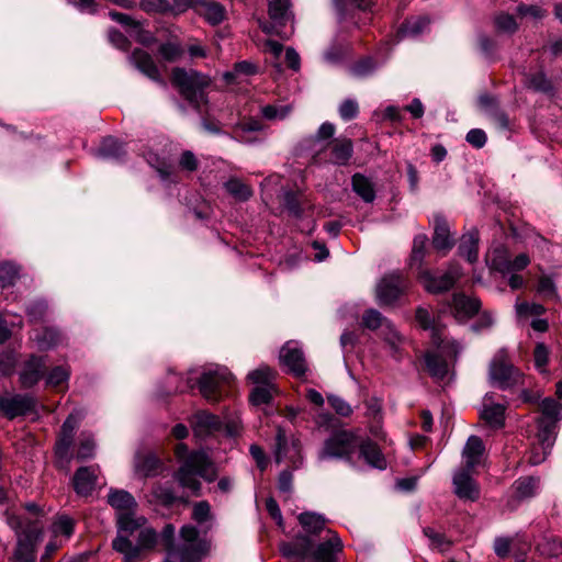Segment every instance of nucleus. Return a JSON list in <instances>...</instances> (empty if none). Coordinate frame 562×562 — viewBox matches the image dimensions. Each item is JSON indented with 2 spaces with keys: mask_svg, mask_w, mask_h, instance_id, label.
I'll return each instance as SVG.
<instances>
[{
  "mask_svg": "<svg viewBox=\"0 0 562 562\" xmlns=\"http://www.w3.org/2000/svg\"><path fill=\"white\" fill-rule=\"evenodd\" d=\"M146 518L131 513H121L117 517V536L112 542L115 551L122 554L124 562H139L146 552L157 542V533L145 527Z\"/></svg>",
  "mask_w": 562,
  "mask_h": 562,
  "instance_id": "nucleus-1",
  "label": "nucleus"
},
{
  "mask_svg": "<svg viewBox=\"0 0 562 562\" xmlns=\"http://www.w3.org/2000/svg\"><path fill=\"white\" fill-rule=\"evenodd\" d=\"M175 456L180 462V467L175 473L176 481L181 487L191 491L194 496H200L202 485L199 477L207 482H213L216 479L213 462L203 450L189 452L184 443L176 446Z\"/></svg>",
  "mask_w": 562,
  "mask_h": 562,
  "instance_id": "nucleus-2",
  "label": "nucleus"
},
{
  "mask_svg": "<svg viewBox=\"0 0 562 562\" xmlns=\"http://www.w3.org/2000/svg\"><path fill=\"white\" fill-rule=\"evenodd\" d=\"M9 526L16 531L18 544L15 559L18 562H34L35 547L42 539L43 528L37 521H26L18 516L8 517Z\"/></svg>",
  "mask_w": 562,
  "mask_h": 562,
  "instance_id": "nucleus-3",
  "label": "nucleus"
},
{
  "mask_svg": "<svg viewBox=\"0 0 562 562\" xmlns=\"http://www.w3.org/2000/svg\"><path fill=\"white\" fill-rule=\"evenodd\" d=\"M171 82L194 108L200 109L206 102L204 89L211 82L207 76L195 70L176 67L171 72Z\"/></svg>",
  "mask_w": 562,
  "mask_h": 562,
  "instance_id": "nucleus-4",
  "label": "nucleus"
},
{
  "mask_svg": "<svg viewBox=\"0 0 562 562\" xmlns=\"http://www.w3.org/2000/svg\"><path fill=\"white\" fill-rule=\"evenodd\" d=\"M490 382L501 390L524 384V374L510 361L506 350H498L488 366Z\"/></svg>",
  "mask_w": 562,
  "mask_h": 562,
  "instance_id": "nucleus-5",
  "label": "nucleus"
},
{
  "mask_svg": "<svg viewBox=\"0 0 562 562\" xmlns=\"http://www.w3.org/2000/svg\"><path fill=\"white\" fill-rule=\"evenodd\" d=\"M463 277V269L456 261L449 262L447 269L436 276L428 269H420L418 280L424 289L431 294H439L451 290Z\"/></svg>",
  "mask_w": 562,
  "mask_h": 562,
  "instance_id": "nucleus-6",
  "label": "nucleus"
},
{
  "mask_svg": "<svg viewBox=\"0 0 562 562\" xmlns=\"http://www.w3.org/2000/svg\"><path fill=\"white\" fill-rule=\"evenodd\" d=\"M357 448L356 436L351 431L340 430L325 440L319 452V459H344L352 462V454Z\"/></svg>",
  "mask_w": 562,
  "mask_h": 562,
  "instance_id": "nucleus-7",
  "label": "nucleus"
},
{
  "mask_svg": "<svg viewBox=\"0 0 562 562\" xmlns=\"http://www.w3.org/2000/svg\"><path fill=\"white\" fill-rule=\"evenodd\" d=\"M269 14L273 23H262L261 30L266 37L258 38V46L265 54L278 59L281 54V45L278 41L271 38L273 34H279L277 24L281 19V0H273L269 5Z\"/></svg>",
  "mask_w": 562,
  "mask_h": 562,
  "instance_id": "nucleus-8",
  "label": "nucleus"
},
{
  "mask_svg": "<svg viewBox=\"0 0 562 562\" xmlns=\"http://www.w3.org/2000/svg\"><path fill=\"white\" fill-rule=\"evenodd\" d=\"M36 398L29 394L1 395L0 411L9 419L26 415L35 411Z\"/></svg>",
  "mask_w": 562,
  "mask_h": 562,
  "instance_id": "nucleus-9",
  "label": "nucleus"
},
{
  "mask_svg": "<svg viewBox=\"0 0 562 562\" xmlns=\"http://www.w3.org/2000/svg\"><path fill=\"white\" fill-rule=\"evenodd\" d=\"M407 282L401 273L384 276L376 286V299L380 305L393 304L404 292Z\"/></svg>",
  "mask_w": 562,
  "mask_h": 562,
  "instance_id": "nucleus-10",
  "label": "nucleus"
},
{
  "mask_svg": "<svg viewBox=\"0 0 562 562\" xmlns=\"http://www.w3.org/2000/svg\"><path fill=\"white\" fill-rule=\"evenodd\" d=\"M231 373L226 370L204 372L199 380V389L204 398L217 402L222 395V387L229 382Z\"/></svg>",
  "mask_w": 562,
  "mask_h": 562,
  "instance_id": "nucleus-11",
  "label": "nucleus"
},
{
  "mask_svg": "<svg viewBox=\"0 0 562 562\" xmlns=\"http://www.w3.org/2000/svg\"><path fill=\"white\" fill-rule=\"evenodd\" d=\"M45 369V358L32 355L22 363L19 370V382L21 387L30 389L34 386L43 378Z\"/></svg>",
  "mask_w": 562,
  "mask_h": 562,
  "instance_id": "nucleus-12",
  "label": "nucleus"
},
{
  "mask_svg": "<svg viewBox=\"0 0 562 562\" xmlns=\"http://www.w3.org/2000/svg\"><path fill=\"white\" fill-rule=\"evenodd\" d=\"M342 551V542L338 533L327 530V536L319 542L311 555L313 562H337L336 554Z\"/></svg>",
  "mask_w": 562,
  "mask_h": 562,
  "instance_id": "nucleus-13",
  "label": "nucleus"
},
{
  "mask_svg": "<svg viewBox=\"0 0 562 562\" xmlns=\"http://www.w3.org/2000/svg\"><path fill=\"white\" fill-rule=\"evenodd\" d=\"M471 470L461 469L453 475V492L454 494L465 501L475 502L480 498V486L470 474Z\"/></svg>",
  "mask_w": 562,
  "mask_h": 562,
  "instance_id": "nucleus-14",
  "label": "nucleus"
},
{
  "mask_svg": "<svg viewBox=\"0 0 562 562\" xmlns=\"http://www.w3.org/2000/svg\"><path fill=\"white\" fill-rule=\"evenodd\" d=\"M165 470V463L154 452H137L134 458V471L139 477H155Z\"/></svg>",
  "mask_w": 562,
  "mask_h": 562,
  "instance_id": "nucleus-15",
  "label": "nucleus"
},
{
  "mask_svg": "<svg viewBox=\"0 0 562 562\" xmlns=\"http://www.w3.org/2000/svg\"><path fill=\"white\" fill-rule=\"evenodd\" d=\"M431 243L434 248L438 251H442L443 255L454 247L456 241L451 234L449 223L441 214H437L434 217V234Z\"/></svg>",
  "mask_w": 562,
  "mask_h": 562,
  "instance_id": "nucleus-16",
  "label": "nucleus"
},
{
  "mask_svg": "<svg viewBox=\"0 0 562 562\" xmlns=\"http://www.w3.org/2000/svg\"><path fill=\"white\" fill-rule=\"evenodd\" d=\"M130 60L140 72H143L149 79L166 86V82L162 79L160 71L150 54L144 49L136 48L130 55Z\"/></svg>",
  "mask_w": 562,
  "mask_h": 562,
  "instance_id": "nucleus-17",
  "label": "nucleus"
},
{
  "mask_svg": "<svg viewBox=\"0 0 562 562\" xmlns=\"http://www.w3.org/2000/svg\"><path fill=\"white\" fill-rule=\"evenodd\" d=\"M454 317L464 321L473 317L481 307V302L476 297L467 296L463 293H454L450 303Z\"/></svg>",
  "mask_w": 562,
  "mask_h": 562,
  "instance_id": "nucleus-18",
  "label": "nucleus"
},
{
  "mask_svg": "<svg viewBox=\"0 0 562 562\" xmlns=\"http://www.w3.org/2000/svg\"><path fill=\"white\" fill-rule=\"evenodd\" d=\"M330 150L329 161L334 165L346 166L353 154V143L350 138L338 137L327 144Z\"/></svg>",
  "mask_w": 562,
  "mask_h": 562,
  "instance_id": "nucleus-19",
  "label": "nucleus"
},
{
  "mask_svg": "<svg viewBox=\"0 0 562 562\" xmlns=\"http://www.w3.org/2000/svg\"><path fill=\"white\" fill-rule=\"evenodd\" d=\"M95 483L97 468L94 467H81L72 477L74 490L80 496H89L94 490Z\"/></svg>",
  "mask_w": 562,
  "mask_h": 562,
  "instance_id": "nucleus-20",
  "label": "nucleus"
},
{
  "mask_svg": "<svg viewBox=\"0 0 562 562\" xmlns=\"http://www.w3.org/2000/svg\"><path fill=\"white\" fill-rule=\"evenodd\" d=\"M357 447L360 457L364 459L367 464L379 470L386 469V459L378 443L371 439H364Z\"/></svg>",
  "mask_w": 562,
  "mask_h": 562,
  "instance_id": "nucleus-21",
  "label": "nucleus"
},
{
  "mask_svg": "<svg viewBox=\"0 0 562 562\" xmlns=\"http://www.w3.org/2000/svg\"><path fill=\"white\" fill-rule=\"evenodd\" d=\"M299 524L306 536H319L322 532L327 533L326 518L314 512H304L297 516Z\"/></svg>",
  "mask_w": 562,
  "mask_h": 562,
  "instance_id": "nucleus-22",
  "label": "nucleus"
},
{
  "mask_svg": "<svg viewBox=\"0 0 562 562\" xmlns=\"http://www.w3.org/2000/svg\"><path fill=\"white\" fill-rule=\"evenodd\" d=\"M480 235L476 228H472L461 236L458 252L464 257L470 263H474L479 258Z\"/></svg>",
  "mask_w": 562,
  "mask_h": 562,
  "instance_id": "nucleus-23",
  "label": "nucleus"
},
{
  "mask_svg": "<svg viewBox=\"0 0 562 562\" xmlns=\"http://www.w3.org/2000/svg\"><path fill=\"white\" fill-rule=\"evenodd\" d=\"M313 542L306 535L296 536L293 541L283 544V557L305 559L311 555Z\"/></svg>",
  "mask_w": 562,
  "mask_h": 562,
  "instance_id": "nucleus-24",
  "label": "nucleus"
},
{
  "mask_svg": "<svg viewBox=\"0 0 562 562\" xmlns=\"http://www.w3.org/2000/svg\"><path fill=\"white\" fill-rule=\"evenodd\" d=\"M284 349H286V352L283 356V363L294 376H304L307 371V363L303 351L299 348L289 347V344H286V347L283 346Z\"/></svg>",
  "mask_w": 562,
  "mask_h": 562,
  "instance_id": "nucleus-25",
  "label": "nucleus"
},
{
  "mask_svg": "<svg viewBox=\"0 0 562 562\" xmlns=\"http://www.w3.org/2000/svg\"><path fill=\"white\" fill-rule=\"evenodd\" d=\"M195 10L213 25L220 24L225 19V8L212 0H199L195 3Z\"/></svg>",
  "mask_w": 562,
  "mask_h": 562,
  "instance_id": "nucleus-26",
  "label": "nucleus"
},
{
  "mask_svg": "<svg viewBox=\"0 0 562 562\" xmlns=\"http://www.w3.org/2000/svg\"><path fill=\"white\" fill-rule=\"evenodd\" d=\"M485 447L482 439L477 436H470L462 452V456L465 460L464 469L473 470L476 465H479Z\"/></svg>",
  "mask_w": 562,
  "mask_h": 562,
  "instance_id": "nucleus-27",
  "label": "nucleus"
},
{
  "mask_svg": "<svg viewBox=\"0 0 562 562\" xmlns=\"http://www.w3.org/2000/svg\"><path fill=\"white\" fill-rule=\"evenodd\" d=\"M505 409L502 404L484 403L480 417L492 428L499 429L505 424Z\"/></svg>",
  "mask_w": 562,
  "mask_h": 562,
  "instance_id": "nucleus-28",
  "label": "nucleus"
},
{
  "mask_svg": "<svg viewBox=\"0 0 562 562\" xmlns=\"http://www.w3.org/2000/svg\"><path fill=\"white\" fill-rule=\"evenodd\" d=\"M424 359L426 369L432 379L441 381L447 376L448 362L442 356L436 352H427Z\"/></svg>",
  "mask_w": 562,
  "mask_h": 562,
  "instance_id": "nucleus-29",
  "label": "nucleus"
},
{
  "mask_svg": "<svg viewBox=\"0 0 562 562\" xmlns=\"http://www.w3.org/2000/svg\"><path fill=\"white\" fill-rule=\"evenodd\" d=\"M558 427V423L554 419L548 418H539L537 420V438L541 443L543 450H547L552 447L555 438V430Z\"/></svg>",
  "mask_w": 562,
  "mask_h": 562,
  "instance_id": "nucleus-30",
  "label": "nucleus"
},
{
  "mask_svg": "<svg viewBox=\"0 0 562 562\" xmlns=\"http://www.w3.org/2000/svg\"><path fill=\"white\" fill-rule=\"evenodd\" d=\"M220 425L221 423L218 417L207 412L196 413L192 422L194 431L199 436L210 434L213 430H217L220 428Z\"/></svg>",
  "mask_w": 562,
  "mask_h": 562,
  "instance_id": "nucleus-31",
  "label": "nucleus"
},
{
  "mask_svg": "<svg viewBox=\"0 0 562 562\" xmlns=\"http://www.w3.org/2000/svg\"><path fill=\"white\" fill-rule=\"evenodd\" d=\"M151 495L156 503L166 507L172 506L176 502L188 503L187 499L178 497L171 486L162 483H155L153 485Z\"/></svg>",
  "mask_w": 562,
  "mask_h": 562,
  "instance_id": "nucleus-32",
  "label": "nucleus"
},
{
  "mask_svg": "<svg viewBox=\"0 0 562 562\" xmlns=\"http://www.w3.org/2000/svg\"><path fill=\"white\" fill-rule=\"evenodd\" d=\"M76 427L77 419L74 417V415H69L61 426V435L56 445V453L60 457L65 456L71 446Z\"/></svg>",
  "mask_w": 562,
  "mask_h": 562,
  "instance_id": "nucleus-33",
  "label": "nucleus"
},
{
  "mask_svg": "<svg viewBox=\"0 0 562 562\" xmlns=\"http://www.w3.org/2000/svg\"><path fill=\"white\" fill-rule=\"evenodd\" d=\"M108 503L117 510H126L127 513L136 507L134 496L124 490H111L108 495Z\"/></svg>",
  "mask_w": 562,
  "mask_h": 562,
  "instance_id": "nucleus-34",
  "label": "nucleus"
},
{
  "mask_svg": "<svg viewBox=\"0 0 562 562\" xmlns=\"http://www.w3.org/2000/svg\"><path fill=\"white\" fill-rule=\"evenodd\" d=\"M429 19L426 16H413L407 19L398 30V37L417 36L429 26Z\"/></svg>",
  "mask_w": 562,
  "mask_h": 562,
  "instance_id": "nucleus-35",
  "label": "nucleus"
},
{
  "mask_svg": "<svg viewBox=\"0 0 562 562\" xmlns=\"http://www.w3.org/2000/svg\"><path fill=\"white\" fill-rule=\"evenodd\" d=\"M224 189L238 201H247L252 195L251 187L237 177L229 178L224 183Z\"/></svg>",
  "mask_w": 562,
  "mask_h": 562,
  "instance_id": "nucleus-36",
  "label": "nucleus"
},
{
  "mask_svg": "<svg viewBox=\"0 0 562 562\" xmlns=\"http://www.w3.org/2000/svg\"><path fill=\"white\" fill-rule=\"evenodd\" d=\"M263 128L260 121L256 119H248L247 121L240 122L234 130L235 139L240 143H252L254 137L250 136L252 132H259Z\"/></svg>",
  "mask_w": 562,
  "mask_h": 562,
  "instance_id": "nucleus-37",
  "label": "nucleus"
},
{
  "mask_svg": "<svg viewBox=\"0 0 562 562\" xmlns=\"http://www.w3.org/2000/svg\"><path fill=\"white\" fill-rule=\"evenodd\" d=\"M352 189L364 202H372L375 198L371 181L361 173L352 176Z\"/></svg>",
  "mask_w": 562,
  "mask_h": 562,
  "instance_id": "nucleus-38",
  "label": "nucleus"
},
{
  "mask_svg": "<svg viewBox=\"0 0 562 562\" xmlns=\"http://www.w3.org/2000/svg\"><path fill=\"white\" fill-rule=\"evenodd\" d=\"M429 329L431 330L432 342L456 360L461 351L460 345L456 340L445 344V339L441 336V327L438 324H434Z\"/></svg>",
  "mask_w": 562,
  "mask_h": 562,
  "instance_id": "nucleus-39",
  "label": "nucleus"
},
{
  "mask_svg": "<svg viewBox=\"0 0 562 562\" xmlns=\"http://www.w3.org/2000/svg\"><path fill=\"white\" fill-rule=\"evenodd\" d=\"M539 480L533 476L518 479L515 484V494L517 498L525 499L532 497L538 488Z\"/></svg>",
  "mask_w": 562,
  "mask_h": 562,
  "instance_id": "nucleus-40",
  "label": "nucleus"
},
{
  "mask_svg": "<svg viewBox=\"0 0 562 562\" xmlns=\"http://www.w3.org/2000/svg\"><path fill=\"white\" fill-rule=\"evenodd\" d=\"M61 336L55 328L46 327L34 337L40 349L46 350L59 344Z\"/></svg>",
  "mask_w": 562,
  "mask_h": 562,
  "instance_id": "nucleus-41",
  "label": "nucleus"
},
{
  "mask_svg": "<svg viewBox=\"0 0 562 562\" xmlns=\"http://www.w3.org/2000/svg\"><path fill=\"white\" fill-rule=\"evenodd\" d=\"M510 257L506 248L499 247L493 251L491 268L502 274L509 273Z\"/></svg>",
  "mask_w": 562,
  "mask_h": 562,
  "instance_id": "nucleus-42",
  "label": "nucleus"
},
{
  "mask_svg": "<svg viewBox=\"0 0 562 562\" xmlns=\"http://www.w3.org/2000/svg\"><path fill=\"white\" fill-rule=\"evenodd\" d=\"M540 409L542 416L540 418L554 419L558 423L562 418V404L552 397L541 401Z\"/></svg>",
  "mask_w": 562,
  "mask_h": 562,
  "instance_id": "nucleus-43",
  "label": "nucleus"
},
{
  "mask_svg": "<svg viewBox=\"0 0 562 562\" xmlns=\"http://www.w3.org/2000/svg\"><path fill=\"white\" fill-rule=\"evenodd\" d=\"M276 392L277 387L273 385L256 386L249 395V401L255 406L268 404L272 400V396Z\"/></svg>",
  "mask_w": 562,
  "mask_h": 562,
  "instance_id": "nucleus-44",
  "label": "nucleus"
},
{
  "mask_svg": "<svg viewBox=\"0 0 562 562\" xmlns=\"http://www.w3.org/2000/svg\"><path fill=\"white\" fill-rule=\"evenodd\" d=\"M124 154L121 143L113 137L104 138L99 148V155L103 158H120Z\"/></svg>",
  "mask_w": 562,
  "mask_h": 562,
  "instance_id": "nucleus-45",
  "label": "nucleus"
},
{
  "mask_svg": "<svg viewBox=\"0 0 562 562\" xmlns=\"http://www.w3.org/2000/svg\"><path fill=\"white\" fill-rule=\"evenodd\" d=\"M526 86L527 88L538 92H551L553 89L551 81L542 71L528 75L526 78Z\"/></svg>",
  "mask_w": 562,
  "mask_h": 562,
  "instance_id": "nucleus-46",
  "label": "nucleus"
},
{
  "mask_svg": "<svg viewBox=\"0 0 562 562\" xmlns=\"http://www.w3.org/2000/svg\"><path fill=\"white\" fill-rule=\"evenodd\" d=\"M389 322V319L374 308L367 310L362 315V325L370 330L383 328Z\"/></svg>",
  "mask_w": 562,
  "mask_h": 562,
  "instance_id": "nucleus-47",
  "label": "nucleus"
},
{
  "mask_svg": "<svg viewBox=\"0 0 562 562\" xmlns=\"http://www.w3.org/2000/svg\"><path fill=\"white\" fill-rule=\"evenodd\" d=\"M428 243V237L426 234H418L414 237L411 261L412 265L418 263L420 267L426 255V247Z\"/></svg>",
  "mask_w": 562,
  "mask_h": 562,
  "instance_id": "nucleus-48",
  "label": "nucleus"
},
{
  "mask_svg": "<svg viewBox=\"0 0 562 562\" xmlns=\"http://www.w3.org/2000/svg\"><path fill=\"white\" fill-rule=\"evenodd\" d=\"M494 25L497 32L513 34L518 30V24L512 14L501 12L494 18Z\"/></svg>",
  "mask_w": 562,
  "mask_h": 562,
  "instance_id": "nucleus-49",
  "label": "nucleus"
},
{
  "mask_svg": "<svg viewBox=\"0 0 562 562\" xmlns=\"http://www.w3.org/2000/svg\"><path fill=\"white\" fill-rule=\"evenodd\" d=\"M158 54L162 60L175 63L181 58L183 55V49L179 44L168 42L159 46Z\"/></svg>",
  "mask_w": 562,
  "mask_h": 562,
  "instance_id": "nucleus-50",
  "label": "nucleus"
},
{
  "mask_svg": "<svg viewBox=\"0 0 562 562\" xmlns=\"http://www.w3.org/2000/svg\"><path fill=\"white\" fill-rule=\"evenodd\" d=\"M75 522L68 516L57 518L52 525V532L55 538L64 536L66 539L70 538L74 533Z\"/></svg>",
  "mask_w": 562,
  "mask_h": 562,
  "instance_id": "nucleus-51",
  "label": "nucleus"
},
{
  "mask_svg": "<svg viewBox=\"0 0 562 562\" xmlns=\"http://www.w3.org/2000/svg\"><path fill=\"white\" fill-rule=\"evenodd\" d=\"M382 335L384 341L391 347V349L394 352H397L404 342V337L396 330L391 322L386 323L385 327L382 328Z\"/></svg>",
  "mask_w": 562,
  "mask_h": 562,
  "instance_id": "nucleus-52",
  "label": "nucleus"
},
{
  "mask_svg": "<svg viewBox=\"0 0 562 562\" xmlns=\"http://www.w3.org/2000/svg\"><path fill=\"white\" fill-rule=\"evenodd\" d=\"M19 278V268L12 262L0 263V285L7 288L13 285Z\"/></svg>",
  "mask_w": 562,
  "mask_h": 562,
  "instance_id": "nucleus-53",
  "label": "nucleus"
},
{
  "mask_svg": "<svg viewBox=\"0 0 562 562\" xmlns=\"http://www.w3.org/2000/svg\"><path fill=\"white\" fill-rule=\"evenodd\" d=\"M423 533L425 535V537L429 539L430 544L434 549L445 551L449 549L451 546V542L449 541L445 533L436 531L431 527H425L423 529Z\"/></svg>",
  "mask_w": 562,
  "mask_h": 562,
  "instance_id": "nucleus-54",
  "label": "nucleus"
},
{
  "mask_svg": "<svg viewBox=\"0 0 562 562\" xmlns=\"http://www.w3.org/2000/svg\"><path fill=\"white\" fill-rule=\"evenodd\" d=\"M247 379L256 386L272 385L273 374L268 367H259L249 372Z\"/></svg>",
  "mask_w": 562,
  "mask_h": 562,
  "instance_id": "nucleus-55",
  "label": "nucleus"
},
{
  "mask_svg": "<svg viewBox=\"0 0 562 562\" xmlns=\"http://www.w3.org/2000/svg\"><path fill=\"white\" fill-rule=\"evenodd\" d=\"M70 370L67 366L55 367L47 375L46 383L49 386L58 387L69 379Z\"/></svg>",
  "mask_w": 562,
  "mask_h": 562,
  "instance_id": "nucleus-56",
  "label": "nucleus"
},
{
  "mask_svg": "<svg viewBox=\"0 0 562 562\" xmlns=\"http://www.w3.org/2000/svg\"><path fill=\"white\" fill-rule=\"evenodd\" d=\"M131 37L144 46H150L155 42V36L143 27L142 22L137 21L128 31Z\"/></svg>",
  "mask_w": 562,
  "mask_h": 562,
  "instance_id": "nucleus-57",
  "label": "nucleus"
},
{
  "mask_svg": "<svg viewBox=\"0 0 562 562\" xmlns=\"http://www.w3.org/2000/svg\"><path fill=\"white\" fill-rule=\"evenodd\" d=\"M257 71H258V67L256 64L248 61V60H243V61L236 63L234 65V70L231 72H226L224 75V78L227 81H229L237 75L251 76V75L257 74Z\"/></svg>",
  "mask_w": 562,
  "mask_h": 562,
  "instance_id": "nucleus-58",
  "label": "nucleus"
},
{
  "mask_svg": "<svg viewBox=\"0 0 562 562\" xmlns=\"http://www.w3.org/2000/svg\"><path fill=\"white\" fill-rule=\"evenodd\" d=\"M192 519L199 524L205 522L211 519V506L209 502L201 501L193 505Z\"/></svg>",
  "mask_w": 562,
  "mask_h": 562,
  "instance_id": "nucleus-59",
  "label": "nucleus"
},
{
  "mask_svg": "<svg viewBox=\"0 0 562 562\" xmlns=\"http://www.w3.org/2000/svg\"><path fill=\"white\" fill-rule=\"evenodd\" d=\"M327 401L338 415L348 417L352 414L351 406L344 398L337 395H328Z\"/></svg>",
  "mask_w": 562,
  "mask_h": 562,
  "instance_id": "nucleus-60",
  "label": "nucleus"
},
{
  "mask_svg": "<svg viewBox=\"0 0 562 562\" xmlns=\"http://www.w3.org/2000/svg\"><path fill=\"white\" fill-rule=\"evenodd\" d=\"M535 366L543 371L549 361V350L542 342L537 344L533 350Z\"/></svg>",
  "mask_w": 562,
  "mask_h": 562,
  "instance_id": "nucleus-61",
  "label": "nucleus"
},
{
  "mask_svg": "<svg viewBox=\"0 0 562 562\" xmlns=\"http://www.w3.org/2000/svg\"><path fill=\"white\" fill-rule=\"evenodd\" d=\"M358 103L350 99L345 100L339 106V114L345 121L355 119L358 115Z\"/></svg>",
  "mask_w": 562,
  "mask_h": 562,
  "instance_id": "nucleus-62",
  "label": "nucleus"
},
{
  "mask_svg": "<svg viewBox=\"0 0 562 562\" xmlns=\"http://www.w3.org/2000/svg\"><path fill=\"white\" fill-rule=\"evenodd\" d=\"M46 310L47 305L43 301H36L30 304L26 313L31 322H38L44 317Z\"/></svg>",
  "mask_w": 562,
  "mask_h": 562,
  "instance_id": "nucleus-63",
  "label": "nucleus"
},
{
  "mask_svg": "<svg viewBox=\"0 0 562 562\" xmlns=\"http://www.w3.org/2000/svg\"><path fill=\"white\" fill-rule=\"evenodd\" d=\"M465 139L473 147L482 148L485 145L487 137L483 130L473 128L468 132Z\"/></svg>",
  "mask_w": 562,
  "mask_h": 562,
  "instance_id": "nucleus-64",
  "label": "nucleus"
}]
</instances>
